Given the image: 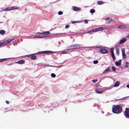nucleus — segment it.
<instances>
[{
	"instance_id": "obj_8",
	"label": "nucleus",
	"mask_w": 129,
	"mask_h": 129,
	"mask_svg": "<svg viewBox=\"0 0 129 129\" xmlns=\"http://www.w3.org/2000/svg\"><path fill=\"white\" fill-rule=\"evenodd\" d=\"M28 57H29L31 56V58L32 59H36L37 58V56H36L34 55V54H31L30 55H26Z\"/></svg>"
},
{
	"instance_id": "obj_46",
	"label": "nucleus",
	"mask_w": 129,
	"mask_h": 129,
	"mask_svg": "<svg viewBox=\"0 0 129 129\" xmlns=\"http://www.w3.org/2000/svg\"><path fill=\"white\" fill-rule=\"evenodd\" d=\"M115 47L116 48V52L118 54V49H117V48L116 46H115Z\"/></svg>"
},
{
	"instance_id": "obj_51",
	"label": "nucleus",
	"mask_w": 129,
	"mask_h": 129,
	"mask_svg": "<svg viewBox=\"0 0 129 129\" xmlns=\"http://www.w3.org/2000/svg\"><path fill=\"white\" fill-rule=\"evenodd\" d=\"M6 103L7 104H9V102H8V101H6Z\"/></svg>"
},
{
	"instance_id": "obj_14",
	"label": "nucleus",
	"mask_w": 129,
	"mask_h": 129,
	"mask_svg": "<svg viewBox=\"0 0 129 129\" xmlns=\"http://www.w3.org/2000/svg\"><path fill=\"white\" fill-rule=\"evenodd\" d=\"M73 10L74 11H77L78 10H80L79 8L73 6Z\"/></svg>"
},
{
	"instance_id": "obj_42",
	"label": "nucleus",
	"mask_w": 129,
	"mask_h": 129,
	"mask_svg": "<svg viewBox=\"0 0 129 129\" xmlns=\"http://www.w3.org/2000/svg\"><path fill=\"white\" fill-rule=\"evenodd\" d=\"M122 54H124L125 53V50L124 49H122L121 50Z\"/></svg>"
},
{
	"instance_id": "obj_12",
	"label": "nucleus",
	"mask_w": 129,
	"mask_h": 129,
	"mask_svg": "<svg viewBox=\"0 0 129 129\" xmlns=\"http://www.w3.org/2000/svg\"><path fill=\"white\" fill-rule=\"evenodd\" d=\"M43 52L44 54L47 53H53V52L50 51H43Z\"/></svg>"
},
{
	"instance_id": "obj_27",
	"label": "nucleus",
	"mask_w": 129,
	"mask_h": 129,
	"mask_svg": "<svg viewBox=\"0 0 129 129\" xmlns=\"http://www.w3.org/2000/svg\"><path fill=\"white\" fill-rule=\"evenodd\" d=\"M11 10H14V9H18V8L16 7V6H13V7H11Z\"/></svg>"
},
{
	"instance_id": "obj_52",
	"label": "nucleus",
	"mask_w": 129,
	"mask_h": 129,
	"mask_svg": "<svg viewBox=\"0 0 129 129\" xmlns=\"http://www.w3.org/2000/svg\"><path fill=\"white\" fill-rule=\"evenodd\" d=\"M63 65H61L60 66H56L57 67H59V68H60L62 66H63Z\"/></svg>"
},
{
	"instance_id": "obj_49",
	"label": "nucleus",
	"mask_w": 129,
	"mask_h": 129,
	"mask_svg": "<svg viewBox=\"0 0 129 129\" xmlns=\"http://www.w3.org/2000/svg\"><path fill=\"white\" fill-rule=\"evenodd\" d=\"M71 22L73 24L76 23V21H72Z\"/></svg>"
},
{
	"instance_id": "obj_47",
	"label": "nucleus",
	"mask_w": 129,
	"mask_h": 129,
	"mask_svg": "<svg viewBox=\"0 0 129 129\" xmlns=\"http://www.w3.org/2000/svg\"><path fill=\"white\" fill-rule=\"evenodd\" d=\"M86 48H87V49L88 50H91V47H86Z\"/></svg>"
},
{
	"instance_id": "obj_54",
	"label": "nucleus",
	"mask_w": 129,
	"mask_h": 129,
	"mask_svg": "<svg viewBox=\"0 0 129 129\" xmlns=\"http://www.w3.org/2000/svg\"><path fill=\"white\" fill-rule=\"evenodd\" d=\"M126 37L129 39V35H128Z\"/></svg>"
},
{
	"instance_id": "obj_7",
	"label": "nucleus",
	"mask_w": 129,
	"mask_h": 129,
	"mask_svg": "<svg viewBox=\"0 0 129 129\" xmlns=\"http://www.w3.org/2000/svg\"><path fill=\"white\" fill-rule=\"evenodd\" d=\"M9 43V42L8 41V40H7L4 41L3 42L0 44L1 45V47H2V46H4L5 45Z\"/></svg>"
},
{
	"instance_id": "obj_5",
	"label": "nucleus",
	"mask_w": 129,
	"mask_h": 129,
	"mask_svg": "<svg viewBox=\"0 0 129 129\" xmlns=\"http://www.w3.org/2000/svg\"><path fill=\"white\" fill-rule=\"evenodd\" d=\"M99 51L101 52L102 54H105L108 53L107 49H103V48L99 50Z\"/></svg>"
},
{
	"instance_id": "obj_19",
	"label": "nucleus",
	"mask_w": 129,
	"mask_h": 129,
	"mask_svg": "<svg viewBox=\"0 0 129 129\" xmlns=\"http://www.w3.org/2000/svg\"><path fill=\"white\" fill-rule=\"evenodd\" d=\"M24 63V61L23 60H21L18 61L16 62V63L19 64H22Z\"/></svg>"
},
{
	"instance_id": "obj_18",
	"label": "nucleus",
	"mask_w": 129,
	"mask_h": 129,
	"mask_svg": "<svg viewBox=\"0 0 129 129\" xmlns=\"http://www.w3.org/2000/svg\"><path fill=\"white\" fill-rule=\"evenodd\" d=\"M93 32H95V29H92L91 30H90L88 31L87 33H91Z\"/></svg>"
},
{
	"instance_id": "obj_41",
	"label": "nucleus",
	"mask_w": 129,
	"mask_h": 129,
	"mask_svg": "<svg viewBox=\"0 0 129 129\" xmlns=\"http://www.w3.org/2000/svg\"><path fill=\"white\" fill-rule=\"evenodd\" d=\"M88 20H85L84 21L85 23H88Z\"/></svg>"
},
{
	"instance_id": "obj_13",
	"label": "nucleus",
	"mask_w": 129,
	"mask_h": 129,
	"mask_svg": "<svg viewBox=\"0 0 129 129\" xmlns=\"http://www.w3.org/2000/svg\"><path fill=\"white\" fill-rule=\"evenodd\" d=\"M110 70L109 69V67H108L106 69L104 70L103 72V74H105L108 71H110Z\"/></svg>"
},
{
	"instance_id": "obj_35",
	"label": "nucleus",
	"mask_w": 129,
	"mask_h": 129,
	"mask_svg": "<svg viewBox=\"0 0 129 129\" xmlns=\"http://www.w3.org/2000/svg\"><path fill=\"white\" fill-rule=\"evenodd\" d=\"M7 59L6 58H3L0 59V62L5 61Z\"/></svg>"
},
{
	"instance_id": "obj_45",
	"label": "nucleus",
	"mask_w": 129,
	"mask_h": 129,
	"mask_svg": "<svg viewBox=\"0 0 129 129\" xmlns=\"http://www.w3.org/2000/svg\"><path fill=\"white\" fill-rule=\"evenodd\" d=\"M69 27H70V25H66V26L65 28H69Z\"/></svg>"
},
{
	"instance_id": "obj_15",
	"label": "nucleus",
	"mask_w": 129,
	"mask_h": 129,
	"mask_svg": "<svg viewBox=\"0 0 129 129\" xmlns=\"http://www.w3.org/2000/svg\"><path fill=\"white\" fill-rule=\"evenodd\" d=\"M43 66L44 67H56L55 66H52V65H50L49 64H43Z\"/></svg>"
},
{
	"instance_id": "obj_44",
	"label": "nucleus",
	"mask_w": 129,
	"mask_h": 129,
	"mask_svg": "<svg viewBox=\"0 0 129 129\" xmlns=\"http://www.w3.org/2000/svg\"><path fill=\"white\" fill-rule=\"evenodd\" d=\"M112 87H113L110 86L109 87H107L106 89H110L112 88Z\"/></svg>"
},
{
	"instance_id": "obj_30",
	"label": "nucleus",
	"mask_w": 129,
	"mask_h": 129,
	"mask_svg": "<svg viewBox=\"0 0 129 129\" xmlns=\"http://www.w3.org/2000/svg\"><path fill=\"white\" fill-rule=\"evenodd\" d=\"M122 57L124 59H125L126 58V55L125 53L124 54H122Z\"/></svg>"
},
{
	"instance_id": "obj_29",
	"label": "nucleus",
	"mask_w": 129,
	"mask_h": 129,
	"mask_svg": "<svg viewBox=\"0 0 129 129\" xmlns=\"http://www.w3.org/2000/svg\"><path fill=\"white\" fill-rule=\"evenodd\" d=\"M96 48H97L102 49L103 47L101 46H96Z\"/></svg>"
},
{
	"instance_id": "obj_1",
	"label": "nucleus",
	"mask_w": 129,
	"mask_h": 129,
	"mask_svg": "<svg viewBox=\"0 0 129 129\" xmlns=\"http://www.w3.org/2000/svg\"><path fill=\"white\" fill-rule=\"evenodd\" d=\"M112 111L114 113L119 114L121 113L122 110L120 106L117 105L112 108Z\"/></svg>"
},
{
	"instance_id": "obj_21",
	"label": "nucleus",
	"mask_w": 129,
	"mask_h": 129,
	"mask_svg": "<svg viewBox=\"0 0 129 129\" xmlns=\"http://www.w3.org/2000/svg\"><path fill=\"white\" fill-rule=\"evenodd\" d=\"M95 91L96 93H101L103 92L102 91L97 89H95Z\"/></svg>"
},
{
	"instance_id": "obj_3",
	"label": "nucleus",
	"mask_w": 129,
	"mask_h": 129,
	"mask_svg": "<svg viewBox=\"0 0 129 129\" xmlns=\"http://www.w3.org/2000/svg\"><path fill=\"white\" fill-rule=\"evenodd\" d=\"M54 36H57L58 37H64L65 36V35H68L66 34L65 33H57L55 34H54Z\"/></svg>"
},
{
	"instance_id": "obj_43",
	"label": "nucleus",
	"mask_w": 129,
	"mask_h": 129,
	"mask_svg": "<svg viewBox=\"0 0 129 129\" xmlns=\"http://www.w3.org/2000/svg\"><path fill=\"white\" fill-rule=\"evenodd\" d=\"M97 81V79H95V80H92V81L94 83H95Z\"/></svg>"
},
{
	"instance_id": "obj_33",
	"label": "nucleus",
	"mask_w": 129,
	"mask_h": 129,
	"mask_svg": "<svg viewBox=\"0 0 129 129\" xmlns=\"http://www.w3.org/2000/svg\"><path fill=\"white\" fill-rule=\"evenodd\" d=\"M50 33L49 31H44V35H48Z\"/></svg>"
},
{
	"instance_id": "obj_20",
	"label": "nucleus",
	"mask_w": 129,
	"mask_h": 129,
	"mask_svg": "<svg viewBox=\"0 0 129 129\" xmlns=\"http://www.w3.org/2000/svg\"><path fill=\"white\" fill-rule=\"evenodd\" d=\"M125 26L123 25H121L118 26V28L119 29H122L125 28Z\"/></svg>"
},
{
	"instance_id": "obj_31",
	"label": "nucleus",
	"mask_w": 129,
	"mask_h": 129,
	"mask_svg": "<svg viewBox=\"0 0 129 129\" xmlns=\"http://www.w3.org/2000/svg\"><path fill=\"white\" fill-rule=\"evenodd\" d=\"M51 76L52 78H54L56 77V75L54 73H52L51 74Z\"/></svg>"
},
{
	"instance_id": "obj_22",
	"label": "nucleus",
	"mask_w": 129,
	"mask_h": 129,
	"mask_svg": "<svg viewBox=\"0 0 129 129\" xmlns=\"http://www.w3.org/2000/svg\"><path fill=\"white\" fill-rule=\"evenodd\" d=\"M125 67L126 68H129V62H126Z\"/></svg>"
},
{
	"instance_id": "obj_26",
	"label": "nucleus",
	"mask_w": 129,
	"mask_h": 129,
	"mask_svg": "<svg viewBox=\"0 0 129 129\" xmlns=\"http://www.w3.org/2000/svg\"><path fill=\"white\" fill-rule=\"evenodd\" d=\"M111 56L113 60H114L115 59V57L114 56V53H111Z\"/></svg>"
},
{
	"instance_id": "obj_32",
	"label": "nucleus",
	"mask_w": 129,
	"mask_h": 129,
	"mask_svg": "<svg viewBox=\"0 0 129 129\" xmlns=\"http://www.w3.org/2000/svg\"><path fill=\"white\" fill-rule=\"evenodd\" d=\"M95 12V10L93 9H91L90 10V12L91 13H94Z\"/></svg>"
},
{
	"instance_id": "obj_24",
	"label": "nucleus",
	"mask_w": 129,
	"mask_h": 129,
	"mask_svg": "<svg viewBox=\"0 0 129 129\" xmlns=\"http://www.w3.org/2000/svg\"><path fill=\"white\" fill-rule=\"evenodd\" d=\"M5 33V31L4 30H1L0 31V34L2 35H4Z\"/></svg>"
},
{
	"instance_id": "obj_23",
	"label": "nucleus",
	"mask_w": 129,
	"mask_h": 129,
	"mask_svg": "<svg viewBox=\"0 0 129 129\" xmlns=\"http://www.w3.org/2000/svg\"><path fill=\"white\" fill-rule=\"evenodd\" d=\"M103 4V2L102 1H98L97 2V4L99 5H102Z\"/></svg>"
},
{
	"instance_id": "obj_10",
	"label": "nucleus",
	"mask_w": 129,
	"mask_h": 129,
	"mask_svg": "<svg viewBox=\"0 0 129 129\" xmlns=\"http://www.w3.org/2000/svg\"><path fill=\"white\" fill-rule=\"evenodd\" d=\"M121 59H120L119 60V61H116V62L115 63V64L116 66H118L121 64Z\"/></svg>"
},
{
	"instance_id": "obj_17",
	"label": "nucleus",
	"mask_w": 129,
	"mask_h": 129,
	"mask_svg": "<svg viewBox=\"0 0 129 129\" xmlns=\"http://www.w3.org/2000/svg\"><path fill=\"white\" fill-rule=\"evenodd\" d=\"M120 84L119 82L118 81H116L114 84V87H117L119 86Z\"/></svg>"
},
{
	"instance_id": "obj_59",
	"label": "nucleus",
	"mask_w": 129,
	"mask_h": 129,
	"mask_svg": "<svg viewBox=\"0 0 129 129\" xmlns=\"http://www.w3.org/2000/svg\"><path fill=\"white\" fill-rule=\"evenodd\" d=\"M78 22H79V21H77Z\"/></svg>"
},
{
	"instance_id": "obj_11",
	"label": "nucleus",
	"mask_w": 129,
	"mask_h": 129,
	"mask_svg": "<svg viewBox=\"0 0 129 129\" xmlns=\"http://www.w3.org/2000/svg\"><path fill=\"white\" fill-rule=\"evenodd\" d=\"M103 27H100L96 28L95 29V32L101 31L103 30Z\"/></svg>"
},
{
	"instance_id": "obj_36",
	"label": "nucleus",
	"mask_w": 129,
	"mask_h": 129,
	"mask_svg": "<svg viewBox=\"0 0 129 129\" xmlns=\"http://www.w3.org/2000/svg\"><path fill=\"white\" fill-rule=\"evenodd\" d=\"M36 34L44 35V31H43L41 33H36Z\"/></svg>"
},
{
	"instance_id": "obj_57",
	"label": "nucleus",
	"mask_w": 129,
	"mask_h": 129,
	"mask_svg": "<svg viewBox=\"0 0 129 129\" xmlns=\"http://www.w3.org/2000/svg\"><path fill=\"white\" fill-rule=\"evenodd\" d=\"M25 10H26V8H25Z\"/></svg>"
},
{
	"instance_id": "obj_16",
	"label": "nucleus",
	"mask_w": 129,
	"mask_h": 129,
	"mask_svg": "<svg viewBox=\"0 0 129 129\" xmlns=\"http://www.w3.org/2000/svg\"><path fill=\"white\" fill-rule=\"evenodd\" d=\"M112 19L109 18V17H108L106 18L105 19L106 20H108V22H106V23L107 24L109 23V22H110L112 21Z\"/></svg>"
},
{
	"instance_id": "obj_6",
	"label": "nucleus",
	"mask_w": 129,
	"mask_h": 129,
	"mask_svg": "<svg viewBox=\"0 0 129 129\" xmlns=\"http://www.w3.org/2000/svg\"><path fill=\"white\" fill-rule=\"evenodd\" d=\"M47 36H40V35H36L34 36V38H47Z\"/></svg>"
},
{
	"instance_id": "obj_37",
	"label": "nucleus",
	"mask_w": 129,
	"mask_h": 129,
	"mask_svg": "<svg viewBox=\"0 0 129 129\" xmlns=\"http://www.w3.org/2000/svg\"><path fill=\"white\" fill-rule=\"evenodd\" d=\"M113 50H114V49L113 48H112L110 49V51L111 52V53H114Z\"/></svg>"
},
{
	"instance_id": "obj_56",
	"label": "nucleus",
	"mask_w": 129,
	"mask_h": 129,
	"mask_svg": "<svg viewBox=\"0 0 129 129\" xmlns=\"http://www.w3.org/2000/svg\"><path fill=\"white\" fill-rule=\"evenodd\" d=\"M127 97H129V96H128Z\"/></svg>"
},
{
	"instance_id": "obj_48",
	"label": "nucleus",
	"mask_w": 129,
	"mask_h": 129,
	"mask_svg": "<svg viewBox=\"0 0 129 129\" xmlns=\"http://www.w3.org/2000/svg\"><path fill=\"white\" fill-rule=\"evenodd\" d=\"M43 52V51H41V52H39L38 53V54H43V52Z\"/></svg>"
},
{
	"instance_id": "obj_61",
	"label": "nucleus",
	"mask_w": 129,
	"mask_h": 129,
	"mask_svg": "<svg viewBox=\"0 0 129 129\" xmlns=\"http://www.w3.org/2000/svg\"><path fill=\"white\" fill-rule=\"evenodd\" d=\"M1 41H0V43H1Z\"/></svg>"
},
{
	"instance_id": "obj_40",
	"label": "nucleus",
	"mask_w": 129,
	"mask_h": 129,
	"mask_svg": "<svg viewBox=\"0 0 129 129\" xmlns=\"http://www.w3.org/2000/svg\"><path fill=\"white\" fill-rule=\"evenodd\" d=\"M28 38H33L34 36H33V35L30 36H28Z\"/></svg>"
},
{
	"instance_id": "obj_39",
	"label": "nucleus",
	"mask_w": 129,
	"mask_h": 129,
	"mask_svg": "<svg viewBox=\"0 0 129 129\" xmlns=\"http://www.w3.org/2000/svg\"><path fill=\"white\" fill-rule=\"evenodd\" d=\"M112 69L113 71H116V69L114 67L112 66Z\"/></svg>"
},
{
	"instance_id": "obj_55",
	"label": "nucleus",
	"mask_w": 129,
	"mask_h": 129,
	"mask_svg": "<svg viewBox=\"0 0 129 129\" xmlns=\"http://www.w3.org/2000/svg\"><path fill=\"white\" fill-rule=\"evenodd\" d=\"M5 9H4V8H2V10L3 11H5L4 10H5Z\"/></svg>"
},
{
	"instance_id": "obj_60",
	"label": "nucleus",
	"mask_w": 129,
	"mask_h": 129,
	"mask_svg": "<svg viewBox=\"0 0 129 129\" xmlns=\"http://www.w3.org/2000/svg\"><path fill=\"white\" fill-rule=\"evenodd\" d=\"M2 23V22H0V23Z\"/></svg>"
},
{
	"instance_id": "obj_34",
	"label": "nucleus",
	"mask_w": 129,
	"mask_h": 129,
	"mask_svg": "<svg viewBox=\"0 0 129 129\" xmlns=\"http://www.w3.org/2000/svg\"><path fill=\"white\" fill-rule=\"evenodd\" d=\"M98 61L97 60H94L93 61V63L94 64H96L98 63Z\"/></svg>"
},
{
	"instance_id": "obj_28",
	"label": "nucleus",
	"mask_w": 129,
	"mask_h": 129,
	"mask_svg": "<svg viewBox=\"0 0 129 129\" xmlns=\"http://www.w3.org/2000/svg\"><path fill=\"white\" fill-rule=\"evenodd\" d=\"M14 39V38H11L9 39L8 40L9 43H10V42L12 41Z\"/></svg>"
},
{
	"instance_id": "obj_58",
	"label": "nucleus",
	"mask_w": 129,
	"mask_h": 129,
	"mask_svg": "<svg viewBox=\"0 0 129 129\" xmlns=\"http://www.w3.org/2000/svg\"><path fill=\"white\" fill-rule=\"evenodd\" d=\"M82 22V21H80V22Z\"/></svg>"
},
{
	"instance_id": "obj_4",
	"label": "nucleus",
	"mask_w": 129,
	"mask_h": 129,
	"mask_svg": "<svg viewBox=\"0 0 129 129\" xmlns=\"http://www.w3.org/2000/svg\"><path fill=\"white\" fill-rule=\"evenodd\" d=\"M124 113L125 117L127 118H129V108H126L125 113L124 112Z\"/></svg>"
},
{
	"instance_id": "obj_50",
	"label": "nucleus",
	"mask_w": 129,
	"mask_h": 129,
	"mask_svg": "<svg viewBox=\"0 0 129 129\" xmlns=\"http://www.w3.org/2000/svg\"><path fill=\"white\" fill-rule=\"evenodd\" d=\"M67 53V52H62V54H66Z\"/></svg>"
},
{
	"instance_id": "obj_53",
	"label": "nucleus",
	"mask_w": 129,
	"mask_h": 129,
	"mask_svg": "<svg viewBox=\"0 0 129 129\" xmlns=\"http://www.w3.org/2000/svg\"><path fill=\"white\" fill-rule=\"evenodd\" d=\"M126 87H128V88H129V84H128V85H126Z\"/></svg>"
},
{
	"instance_id": "obj_25",
	"label": "nucleus",
	"mask_w": 129,
	"mask_h": 129,
	"mask_svg": "<svg viewBox=\"0 0 129 129\" xmlns=\"http://www.w3.org/2000/svg\"><path fill=\"white\" fill-rule=\"evenodd\" d=\"M11 9H11V8L10 7L6 8L4 10L6 11H9L11 10Z\"/></svg>"
},
{
	"instance_id": "obj_9",
	"label": "nucleus",
	"mask_w": 129,
	"mask_h": 129,
	"mask_svg": "<svg viewBox=\"0 0 129 129\" xmlns=\"http://www.w3.org/2000/svg\"><path fill=\"white\" fill-rule=\"evenodd\" d=\"M126 40V39L125 38H123L122 39L119 41V44H121L124 43Z\"/></svg>"
},
{
	"instance_id": "obj_2",
	"label": "nucleus",
	"mask_w": 129,
	"mask_h": 129,
	"mask_svg": "<svg viewBox=\"0 0 129 129\" xmlns=\"http://www.w3.org/2000/svg\"><path fill=\"white\" fill-rule=\"evenodd\" d=\"M82 46L78 44H73L67 47V50H72L74 49H79Z\"/></svg>"
},
{
	"instance_id": "obj_38",
	"label": "nucleus",
	"mask_w": 129,
	"mask_h": 129,
	"mask_svg": "<svg viewBox=\"0 0 129 129\" xmlns=\"http://www.w3.org/2000/svg\"><path fill=\"white\" fill-rule=\"evenodd\" d=\"M63 12L62 11H59L58 13V14L59 15H61L63 14Z\"/></svg>"
}]
</instances>
